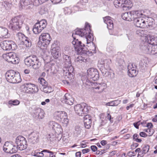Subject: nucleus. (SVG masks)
I'll list each match as a JSON object with an SVG mask.
<instances>
[{"label": "nucleus", "mask_w": 157, "mask_h": 157, "mask_svg": "<svg viewBox=\"0 0 157 157\" xmlns=\"http://www.w3.org/2000/svg\"><path fill=\"white\" fill-rule=\"evenodd\" d=\"M48 126L50 129H52L58 135L60 134L62 131L61 126L55 121H50L48 123Z\"/></svg>", "instance_id": "nucleus-20"}, {"label": "nucleus", "mask_w": 157, "mask_h": 157, "mask_svg": "<svg viewBox=\"0 0 157 157\" xmlns=\"http://www.w3.org/2000/svg\"><path fill=\"white\" fill-rule=\"evenodd\" d=\"M92 117L89 115H86L84 117V123L86 124L87 122H92Z\"/></svg>", "instance_id": "nucleus-44"}, {"label": "nucleus", "mask_w": 157, "mask_h": 157, "mask_svg": "<svg viewBox=\"0 0 157 157\" xmlns=\"http://www.w3.org/2000/svg\"><path fill=\"white\" fill-rule=\"evenodd\" d=\"M21 90L25 93L32 94L36 93L38 91L37 86L29 83H26L22 85L21 86Z\"/></svg>", "instance_id": "nucleus-7"}, {"label": "nucleus", "mask_w": 157, "mask_h": 157, "mask_svg": "<svg viewBox=\"0 0 157 157\" xmlns=\"http://www.w3.org/2000/svg\"><path fill=\"white\" fill-rule=\"evenodd\" d=\"M149 149V146L147 145H145L143 147L142 154H145L148 152Z\"/></svg>", "instance_id": "nucleus-48"}, {"label": "nucleus", "mask_w": 157, "mask_h": 157, "mask_svg": "<svg viewBox=\"0 0 157 157\" xmlns=\"http://www.w3.org/2000/svg\"><path fill=\"white\" fill-rule=\"evenodd\" d=\"M142 14L136 17L134 20V25L137 27L141 28H144L146 27V23L145 20L143 18L144 12L140 10Z\"/></svg>", "instance_id": "nucleus-16"}, {"label": "nucleus", "mask_w": 157, "mask_h": 157, "mask_svg": "<svg viewBox=\"0 0 157 157\" xmlns=\"http://www.w3.org/2000/svg\"><path fill=\"white\" fill-rule=\"evenodd\" d=\"M23 21L19 16L14 17L10 21L9 27L13 30H19L21 27Z\"/></svg>", "instance_id": "nucleus-5"}, {"label": "nucleus", "mask_w": 157, "mask_h": 157, "mask_svg": "<svg viewBox=\"0 0 157 157\" xmlns=\"http://www.w3.org/2000/svg\"><path fill=\"white\" fill-rule=\"evenodd\" d=\"M64 60V65L63 69V73L65 78L71 79L73 78L74 68L71 65L70 57L65 54L63 55Z\"/></svg>", "instance_id": "nucleus-2"}, {"label": "nucleus", "mask_w": 157, "mask_h": 157, "mask_svg": "<svg viewBox=\"0 0 157 157\" xmlns=\"http://www.w3.org/2000/svg\"><path fill=\"white\" fill-rule=\"evenodd\" d=\"M2 48L5 50H14L16 49L17 46L15 43L11 40H5L0 44Z\"/></svg>", "instance_id": "nucleus-13"}, {"label": "nucleus", "mask_w": 157, "mask_h": 157, "mask_svg": "<svg viewBox=\"0 0 157 157\" xmlns=\"http://www.w3.org/2000/svg\"><path fill=\"white\" fill-rule=\"evenodd\" d=\"M129 12L124 13L122 15V17L124 20L127 21L128 15Z\"/></svg>", "instance_id": "nucleus-52"}, {"label": "nucleus", "mask_w": 157, "mask_h": 157, "mask_svg": "<svg viewBox=\"0 0 157 157\" xmlns=\"http://www.w3.org/2000/svg\"><path fill=\"white\" fill-rule=\"evenodd\" d=\"M51 40V38L49 33H42L39 37L38 46L42 49H46L50 44Z\"/></svg>", "instance_id": "nucleus-4"}, {"label": "nucleus", "mask_w": 157, "mask_h": 157, "mask_svg": "<svg viewBox=\"0 0 157 157\" xmlns=\"http://www.w3.org/2000/svg\"><path fill=\"white\" fill-rule=\"evenodd\" d=\"M20 101L17 99L11 100L8 102V104L11 105H17L20 104Z\"/></svg>", "instance_id": "nucleus-41"}, {"label": "nucleus", "mask_w": 157, "mask_h": 157, "mask_svg": "<svg viewBox=\"0 0 157 157\" xmlns=\"http://www.w3.org/2000/svg\"><path fill=\"white\" fill-rule=\"evenodd\" d=\"M55 118L67 126L69 121L67 114L64 111H56L54 113Z\"/></svg>", "instance_id": "nucleus-9"}, {"label": "nucleus", "mask_w": 157, "mask_h": 157, "mask_svg": "<svg viewBox=\"0 0 157 157\" xmlns=\"http://www.w3.org/2000/svg\"><path fill=\"white\" fill-rule=\"evenodd\" d=\"M140 136L142 137H145L147 136L146 134L144 132H141L140 133Z\"/></svg>", "instance_id": "nucleus-64"}, {"label": "nucleus", "mask_w": 157, "mask_h": 157, "mask_svg": "<svg viewBox=\"0 0 157 157\" xmlns=\"http://www.w3.org/2000/svg\"><path fill=\"white\" fill-rule=\"evenodd\" d=\"M2 56L5 60L9 63L14 64L18 63V58L14 53L10 52L4 54Z\"/></svg>", "instance_id": "nucleus-12"}, {"label": "nucleus", "mask_w": 157, "mask_h": 157, "mask_svg": "<svg viewBox=\"0 0 157 157\" xmlns=\"http://www.w3.org/2000/svg\"><path fill=\"white\" fill-rule=\"evenodd\" d=\"M62 0H51V2L54 4H56L60 2Z\"/></svg>", "instance_id": "nucleus-60"}, {"label": "nucleus", "mask_w": 157, "mask_h": 157, "mask_svg": "<svg viewBox=\"0 0 157 157\" xmlns=\"http://www.w3.org/2000/svg\"><path fill=\"white\" fill-rule=\"evenodd\" d=\"M90 151V149L88 148L84 149L82 150V152L83 154L87 153L89 152Z\"/></svg>", "instance_id": "nucleus-61"}, {"label": "nucleus", "mask_w": 157, "mask_h": 157, "mask_svg": "<svg viewBox=\"0 0 157 157\" xmlns=\"http://www.w3.org/2000/svg\"><path fill=\"white\" fill-rule=\"evenodd\" d=\"M88 44H90V45L93 47V48L90 49V51H86L85 48H84V52L82 53V54H83L84 56H85L86 57H88V56H92L93 53H95L96 52V47L92 41L89 43Z\"/></svg>", "instance_id": "nucleus-26"}, {"label": "nucleus", "mask_w": 157, "mask_h": 157, "mask_svg": "<svg viewBox=\"0 0 157 157\" xmlns=\"http://www.w3.org/2000/svg\"><path fill=\"white\" fill-rule=\"evenodd\" d=\"M64 12L65 14H70L71 13V10L70 7H65L64 9Z\"/></svg>", "instance_id": "nucleus-51"}, {"label": "nucleus", "mask_w": 157, "mask_h": 157, "mask_svg": "<svg viewBox=\"0 0 157 157\" xmlns=\"http://www.w3.org/2000/svg\"><path fill=\"white\" fill-rule=\"evenodd\" d=\"M51 51L52 55L54 58L57 59L60 56L61 54L57 48H53Z\"/></svg>", "instance_id": "nucleus-31"}, {"label": "nucleus", "mask_w": 157, "mask_h": 157, "mask_svg": "<svg viewBox=\"0 0 157 157\" xmlns=\"http://www.w3.org/2000/svg\"><path fill=\"white\" fill-rule=\"evenodd\" d=\"M128 75L130 77H133L136 76L137 73L136 72V67L133 66L132 64L130 63L128 66Z\"/></svg>", "instance_id": "nucleus-28"}, {"label": "nucleus", "mask_w": 157, "mask_h": 157, "mask_svg": "<svg viewBox=\"0 0 157 157\" xmlns=\"http://www.w3.org/2000/svg\"><path fill=\"white\" fill-rule=\"evenodd\" d=\"M39 133L36 131H33L29 135L28 141L33 144H36L39 141Z\"/></svg>", "instance_id": "nucleus-18"}, {"label": "nucleus", "mask_w": 157, "mask_h": 157, "mask_svg": "<svg viewBox=\"0 0 157 157\" xmlns=\"http://www.w3.org/2000/svg\"><path fill=\"white\" fill-rule=\"evenodd\" d=\"M15 142L17 145V149L22 151L27 147V141L26 139L22 136H18L16 139Z\"/></svg>", "instance_id": "nucleus-10"}, {"label": "nucleus", "mask_w": 157, "mask_h": 157, "mask_svg": "<svg viewBox=\"0 0 157 157\" xmlns=\"http://www.w3.org/2000/svg\"><path fill=\"white\" fill-rule=\"evenodd\" d=\"M41 0H34L33 1V5L35 6H38L39 5L42 4L43 3H41Z\"/></svg>", "instance_id": "nucleus-55"}, {"label": "nucleus", "mask_w": 157, "mask_h": 157, "mask_svg": "<svg viewBox=\"0 0 157 157\" xmlns=\"http://www.w3.org/2000/svg\"><path fill=\"white\" fill-rule=\"evenodd\" d=\"M121 101L119 99L110 101L111 106H117L121 103Z\"/></svg>", "instance_id": "nucleus-47"}, {"label": "nucleus", "mask_w": 157, "mask_h": 157, "mask_svg": "<svg viewBox=\"0 0 157 157\" xmlns=\"http://www.w3.org/2000/svg\"><path fill=\"white\" fill-rule=\"evenodd\" d=\"M32 2V0H21L20 2V6L22 7L30 5Z\"/></svg>", "instance_id": "nucleus-34"}, {"label": "nucleus", "mask_w": 157, "mask_h": 157, "mask_svg": "<svg viewBox=\"0 0 157 157\" xmlns=\"http://www.w3.org/2000/svg\"><path fill=\"white\" fill-rule=\"evenodd\" d=\"M55 136L52 134H49L47 137V139L51 141H54Z\"/></svg>", "instance_id": "nucleus-50"}, {"label": "nucleus", "mask_w": 157, "mask_h": 157, "mask_svg": "<svg viewBox=\"0 0 157 157\" xmlns=\"http://www.w3.org/2000/svg\"><path fill=\"white\" fill-rule=\"evenodd\" d=\"M40 150L37 149L34 151V152H33L32 154L34 156H37L38 157H43L44 156V154L43 153L44 152H43V151L40 152H39Z\"/></svg>", "instance_id": "nucleus-35"}, {"label": "nucleus", "mask_w": 157, "mask_h": 157, "mask_svg": "<svg viewBox=\"0 0 157 157\" xmlns=\"http://www.w3.org/2000/svg\"><path fill=\"white\" fill-rule=\"evenodd\" d=\"M9 36L8 29L5 28L0 27V38H6Z\"/></svg>", "instance_id": "nucleus-30"}, {"label": "nucleus", "mask_w": 157, "mask_h": 157, "mask_svg": "<svg viewBox=\"0 0 157 157\" xmlns=\"http://www.w3.org/2000/svg\"><path fill=\"white\" fill-rule=\"evenodd\" d=\"M144 131L147 132H149V136H151L153 133V132L152 130L150 128H148L144 130Z\"/></svg>", "instance_id": "nucleus-58"}, {"label": "nucleus", "mask_w": 157, "mask_h": 157, "mask_svg": "<svg viewBox=\"0 0 157 157\" xmlns=\"http://www.w3.org/2000/svg\"><path fill=\"white\" fill-rule=\"evenodd\" d=\"M149 61L146 58L141 60L140 62V66L142 69H145L148 67Z\"/></svg>", "instance_id": "nucleus-32"}, {"label": "nucleus", "mask_w": 157, "mask_h": 157, "mask_svg": "<svg viewBox=\"0 0 157 157\" xmlns=\"http://www.w3.org/2000/svg\"><path fill=\"white\" fill-rule=\"evenodd\" d=\"M63 75H64L63 74ZM73 76H74V75H73V78L71 79H70L69 78H65L64 76L63 75L64 78L66 79V80H63V83H64L65 84H69L70 83V82H69V80L71 81V80H72L73 78Z\"/></svg>", "instance_id": "nucleus-57"}, {"label": "nucleus", "mask_w": 157, "mask_h": 157, "mask_svg": "<svg viewBox=\"0 0 157 157\" xmlns=\"http://www.w3.org/2000/svg\"><path fill=\"white\" fill-rule=\"evenodd\" d=\"M44 112L40 108H37L33 110L32 115L36 120L43 119L44 117Z\"/></svg>", "instance_id": "nucleus-19"}, {"label": "nucleus", "mask_w": 157, "mask_h": 157, "mask_svg": "<svg viewBox=\"0 0 157 157\" xmlns=\"http://www.w3.org/2000/svg\"><path fill=\"white\" fill-rule=\"evenodd\" d=\"M104 21L107 25V28L110 30L112 29L113 27V21L111 18L109 16H107L103 18Z\"/></svg>", "instance_id": "nucleus-29"}, {"label": "nucleus", "mask_w": 157, "mask_h": 157, "mask_svg": "<svg viewBox=\"0 0 157 157\" xmlns=\"http://www.w3.org/2000/svg\"><path fill=\"white\" fill-rule=\"evenodd\" d=\"M48 9L45 6H42L39 9V13L41 15L46 13L47 12Z\"/></svg>", "instance_id": "nucleus-40"}, {"label": "nucleus", "mask_w": 157, "mask_h": 157, "mask_svg": "<svg viewBox=\"0 0 157 157\" xmlns=\"http://www.w3.org/2000/svg\"><path fill=\"white\" fill-rule=\"evenodd\" d=\"M75 35L81 37L84 36L86 41V43L88 44L93 41L94 40L92 34L91 33L90 27L88 23L85 24L84 29H76L73 33L72 36L74 39L76 38Z\"/></svg>", "instance_id": "nucleus-1"}, {"label": "nucleus", "mask_w": 157, "mask_h": 157, "mask_svg": "<svg viewBox=\"0 0 157 157\" xmlns=\"http://www.w3.org/2000/svg\"><path fill=\"white\" fill-rule=\"evenodd\" d=\"M87 75L88 78H91L93 80L95 81L99 78L98 72L96 69L94 68H90L87 71Z\"/></svg>", "instance_id": "nucleus-22"}, {"label": "nucleus", "mask_w": 157, "mask_h": 157, "mask_svg": "<svg viewBox=\"0 0 157 157\" xmlns=\"http://www.w3.org/2000/svg\"><path fill=\"white\" fill-rule=\"evenodd\" d=\"M107 62L105 63V67H103L101 70V72L104 75L106 74L108 70L110 69L109 65L108 64H107Z\"/></svg>", "instance_id": "nucleus-38"}, {"label": "nucleus", "mask_w": 157, "mask_h": 157, "mask_svg": "<svg viewBox=\"0 0 157 157\" xmlns=\"http://www.w3.org/2000/svg\"><path fill=\"white\" fill-rule=\"evenodd\" d=\"M91 150L94 152L95 151L97 150V147L94 145L91 146L90 147Z\"/></svg>", "instance_id": "nucleus-59"}, {"label": "nucleus", "mask_w": 157, "mask_h": 157, "mask_svg": "<svg viewBox=\"0 0 157 157\" xmlns=\"http://www.w3.org/2000/svg\"><path fill=\"white\" fill-rule=\"evenodd\" d=\"M62 101L67 105H71L74 102V98L70 94L66 93L62 99Z\"/></svg>", "instance_id": "nucleus-24"}, {"label": "nucleus", "mask_w": 157, "mask_h": 157, "mask_svg": "<svg viewBox=\"0 0 157 157\" xmlns=\"http://www.w3.org/2000/svg\"><path fill=\"white\" fill-rule=\"evenodd\" d=\"M47 25L46 21L45 20H42L39 22L36 23L33 28V33L35 34L40 33L46 27Z\"/></svg>", "instance_id": "nucleus-14"}, {"label": "nucleus", "mask_w": 157, "mask_h": 157, "mask_svg": "<svg viewBox=\"0 0 157 157\" xmlns=\"http://www.w3.org/2000/svg\"><path fill=\"white\" fill-rule=\"evenodd\" d=\"M80 55L78 56V57L75 59V62H86L87 61V58L85 56H84L83 54H80Z\"/></svg>", "instance_id": "nucleus-33"}, {"label": "nucleus", "mask_w": 157, "mask_h": 157, "mask_svg": "<svg viewBox=\"0 0 157 157\" xmlns=\"http://www.w3.org/2000/svg\"><path fill=\"white\" fill-rule=\"evenodd\" d=\"M154 20L151 17L147 19V21L146 22V27H147V25L149 27H152L154 24Z\"/></svg>", "instance_id": "nucleus-37"}, {"label": "nucleus", "mask_w": 157, "mask_h": 157, "mask_svg": "<svg viewBox=\"0 0 157 157\" xmlns=\"http://www.w3.org/2000/svg\"><path fill=\"white\" fill-rule=\"evenodd\" d=\"M32 65L33 68L35 69H38L41 66V63L39 61V59L37 57V60L34 61Z\"/></svg>", "instance_id": "nucleus-36"}, {"label": "nucleus", "mask_w": 157, "mask_h": 157, "mask_svg": "<svg viewBox=\"0 0 157 157\" xmlns=\"http://www.w3.org/2000/svg\"><path fill=\"white\" fill-rule=\"evenodd\" d=\"M106 118L109 120L111 123H113V118L112 117L111 115L110 114V113L108 112H107V115Z\"/></svg>", "instance_id": "nucleus-53"}, {"label": "nucleus", "mask_w": 157, "mask_h": 157, "mask_svg": "<svg viewBox=\"0 0 157 157\" xmlns=\"http://www.w3.org/2000/svg\"><path fill=\"white\" fill-rule=\"evenodd\" d=\"M3 150L7 153H13L17 151V147L12 143L9 142H6L3 147Z\"/></svg>", "instance_id": "nucleus-17"}, {"label": "nucleus", "mask_w": 157, "mask_h": 157, "mask_svg": "<svg viewBox=\"0 0 157 157\" xmlns=\"http://www.w3.org/2000/svg\"><path fill=\"white\" fill-rule=\"evenodd\" d=\"M43 152H46L50 153V157H56L55 155H54V153L52 151H51L48 150H43Z\"/></svg>", "instance_id": "nucleus-54"}, {"label": "nucleus", "mask_w": 157, "mask_h": 157, "mask_svg": "<svg viewBox=\"0 0 157 157\" xmlns=\"http://www.w3.org/2000/svg\"><path fill=\"white\" fill-rule=\"evenodd\" d=\"M93 88L94 90L98 93L103 92L106 87V84L104 83L98 84L94 82L93 83Z\"/></svg>", "instance_id": "nucleus-23"}, {"label": "nucleus", "mask_w": 157, "mask_h": 157, "mask_svg": "<svg viewBox=\"0 0 157 157\" xmlns=\"http://www.w3.org/2000/svg\"><path fill=\"white\" fill-rule=\"evenodd\" d=\"M146 127H147L148 128H152L153 125L151 123H149L147 124V125H146Z\"/></svg>", "instance_id": "nucleus-62"}, {"label": "nucleus", "mask_w": 157, "mask_h": 157, "mask_svg": "<svg viewBox=\"0 0 157 157\" xmlns=\"http://www.w3.org/2000/svg\"><path fill=\"white\" fill-rule=\"evenodd\" d=\"M142 14L140 10L132 11L129 12L127 20L128 21H131L134 20L136 17L140 16Z\"/></svg>", "instance_id": "nucleus-25"}, {"label": "nucleus", "mask_w": 157, "mask_h": 157, "mask_svg": "<svg viewBox=\"0 0 157 157\" xmlns=\"http://www.w3.org/2000/svg\"><path fill=\"white\" fill-rule=\"evenodd\" d=\"M72 43L74 45L75 50L77 51L78 54H82V53L84 52L85 45L84 44H82L81 41H79L78 39L74 38Z\"/></svg>", "instance_id": "nucleus-15"}, {"label": "nucleus", "mask_w": 157, "mask_h": 157, "mask_svg": "<svg viewBox=\"0 0 157 157\" xmlns=\"http://www.w3.org/2000/svg\"><path fill=\"white\" fill-rule=\"evenodd\" d=\"M38 82L43 87H45L48 85L47 82L43 78H39L38 79Z\"/></svg>", "instance_id": "nucleus-43"}, {"label": "nucleus", "mask_w": 157, "mask_h": 157, "mask_svg": "<svg viewBox=\"0 0 157 157\" xmlns=\"http://www.w3.org/2000/svg\"><path fill=\"white\" fill-rule=\"evenodd\" d=\"M140 122H137L136 123H134L133 124L134 126L136 128H139V126L140 125Z\"/></svg>", "instance_id": "nucleus-63"}, {"label": "nucleus", "mask_w": 157, "mask_h": 157, "mask_svg": "<svg viewBox=\"0 0 157 157\" xmlns=\"http://www.w3.org/2000/svg\"><path fill=\"white\" fill-rule=\"evenodd\" d=\"M113 4L117 8L121 7L129 9L133 5L131 0H114Z\"/></svg>", "instance_id": "nucleus-11"}, {"label": "nucleus", "mask_w": 157, "mask_h": 157, "mask_svg": "<svg viewBox=\"0 0 157 157\" xmlns=\"http://www.w3.org/2000/svg\"><path fill=\"white\" fill-rule=\"evenodd\" d=\"M5 76L6 80L10 83H18L21 81L20 74L13 70L8 71L5 74Z\"/></svg>", "instance_id": "nucleus-3"}, {"label": "nucleus", "mask_w": 157, "mask_h": 157, "mask_svg": "<svg viewBox=\"0 0 157 157\" xmlns=\"http://www.w3.org/2000/svg\"><path fill=\"white\" fill-rule=\"evenodd\" d=\"M136 33L138 35L141 36H144L145 33L144 31L141 29L137 30Z\"/></svg>", "instance_id": "nucleus-49"}, {"label": "nucleus", "mask_w": 157, "mask_h": 157, "mask_svg": "<svg viewBox=\"0 0 157 157\" xmlns=\"http://www.w3.org/2000/svg\"><path fill=\"white\" fill-rule=\"evenodd\" d=\"M74 109L76 114L79 116H82L88 112L90 109V107L85 103H82L75 105Z\"/></svg>", "instance_id": "nucleus-6"}, {"label": "nucleus", "mask_w": 157, "mask_h": 157, "mask_svg": "<svg viewBox=\"0 0 157 157\" xmlns=\"http://www.w3.org/2000/svg\"><path fill=\"white\" fill-rule=\"evenodd\" d=\"M43 90L44 92L45 93H50L52 91V87L49 86L47 85L45 87H43Z\"/></svg>", "instance_id": "nucleus-42"}, {"label": "nucleus", "mask_w": 157, "mask_h": 157, "mask_svg": "<svg viewBox=\"0 0 157 157\" xmlns=\"http://www.w3.org/2000/svg\"><path fill=\"white\" fill-rule=\"evenodd\" d=\"M91 123L92 122H87L86 124L84 123V126L87 129H89L90 128L91 126Z\"/></svg>", "instance_id": "nucleus-56"}, {"label": "nucleus", "mask_w": 157, "mask_h": 157, "mask_svg": "<svg viewBox=\"0 0 157 157\" xmlns=\"http://www.w3.org/2000/svg\"><path fill=\"white\" fill-rule=\"evenodd\" d=\"M107 62V60H104L101 59L98 60V65L99 67L102 68L105 67V63Z\"/></svg>", "instance_id": "nucleus-39"}, {"label": "nucleus", "mask_w": 157, "mask_h": 157, "mask_svg": "<svg viewBox=\"0 0 157 157\" xmlns=\"http://www.w3.org/2000/svg\"><path fill=\"white\" fill-rule=\"evenodd\" d=\"M37 60V57L35 55L29 56L26 58L24 60L25 64L28 67L32 66L34 61Z\"/></svg>", "instance_id": "nucleus-27"}, {"label": "nucleus", "mask_w": 157, "mask_h": 157, "mask_svg": "<svg viewBox=\"0 0 157 157\" xmlns=\"http://www.w3.org/2000/svg\"><path fill=\"white\" fill-rule=\"evenodd\" d=\"M151 49L152 52L151 54L154 55L155 54H157V44H155L154 43V44L152 45Z\"/></svg>", "instance_id": "nucleus-46"}, {"label": "nucleus", "mask_w": 157, "mask_h": 157, "mask_svg": "<svg viewBox=\"0 0 157 157\" xmlns=\"http://www.w3.org/2000/svg\"><path fill=\"white\" fill-rule=\"evenodd\" d=\"M107 50L109 52L111 53H114L115 51V47L113 45L111 46L108 45L107 48Z\"/></svg>", "instance_id": "nucleus-45"}, {"label": "nucleus", "mask_w": 157, "mask_h": 157, "mask_svg": "<svg viewBox=\"0 0 157 157\" xmlns=\"http://www.w3.org/2000/svg\"><path fill=\"white\" fill-rule=\"evenodd\" d=\"M148 42H145L141 46V49L146 53L151 54L152 52V45L154 44V40L153 37L150 35L147 36Z\"/></svg>", "instance_id": "nucleus-8"}, {"label": "nucleus", "mask_w": 157, "mask_h": 157, "mask_svg": "<svg viewBox=\"0 0 157 157\" xmlns=\"http://www.w3.org/2000/svg\"><path fill=\"white\" fill-rule=\"evenodd\" d=\"M17 36L19 40L23 42L26 47H29L31 46V42L30 39L25 36L24 34L21 33H18Z\"/></svg>", "instance_id": "nucleus-21"}]
</instances>
